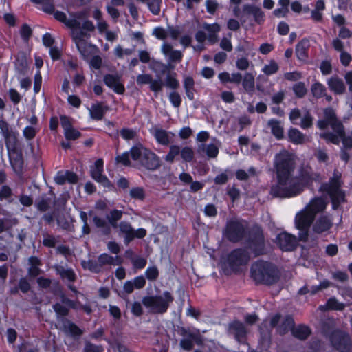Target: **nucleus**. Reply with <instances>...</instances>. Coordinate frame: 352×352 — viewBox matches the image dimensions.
<instances>
[{"instance_id": "nucleus-4", "label": "nucleus", "mask_w": 352, "mask_h": 352, "mask_svg": "<svg viewBox=\"0 0 352 352\" xmlns=\"http://www.w3.org/2000/svg\"><path fill=\"white\" fill-rule=\"evenodd\" d=\"M81 28V30L72 31V38L80 55L86 59L90 55L91 50L96 47L88 42L90 38L89 32L94 31L95 25L91 21L85 20L82 23Z\"/></svg>"}, {"instance_id": "nucleus-8", "label": "nucleus", "mask_w": 352, "mask_h": 352, "mask_svg": "<svg viewBox=\"0 0 352 352\" xmlns=\"http://www.w3.org/2000/svg\"><path fill=\"white\" fill-rule=\"evenodd\" d=\"M250 260V254L243 248L232 250L226 256L225 264L232 272H239L241 267L245 266Z\"/></svg>"}, {"instance_id": "nucleus-35", "label": "nucleus", "mask_w": 352, "mask_h": 352, "mask_svg": "<svg viewBox=\"0 0 352 352\" xmlns=\"http://www.w3.org/2000/svg\"><path fill=\"white\" fill-rule=\"evenodd\" d=\"M311 329L308 326L299 324L292 329V335L300 340H305L311 334Z\"/></svg>"}, {"instance_id": "nucleus-63", "label": "nucleus", "mask_w": 352, "mask_h": 352, "mask_svg": "<svg viewBox=\"0 0 352 352\" xmlns=\"http://www.w3.org/2000/svg\"><path fill=\"white\" fill-rule=\"evenodd\" d=\"M298 124L302 129H307L311 126L312 117L308 111H307L301 118Z\"/></svg>"}, {"instance_id": "nucleus-45", "label": "nucleus", "mask_w": 352, "mask_h": 352, "mask_svg": "<svg viewBox=\"0 0 352 352\" xmlns=\"http://www.w3.org/2000/svg\"><path fill=\"white\" fill-rule=\"evenodd\" d=\"M256 175V169L252 166L250 167L248 171L243 169H238L235 173L236 178L239 181H246L250 176H255Z\"/></svg>"}, {"instance_id": "nucleus-34", "label": "nucleus", "mask_w": 352, "mask_h": 352, "mask_svg": "<svg viewBox=\"0 0 352 352\" xmlns=\"http://www.w3.org/2000/svg\"><path fill=\"white\" fill-rule=\"evenodd\" d=\"M267 125L270 128L272 135L277 140H279L283 138L284 131L280 121L276 119H270L268 120Z\"/></svg>"}, {"instance_id": "nucleus-24", "label": "nucleus", "mask_w": 352, "mask_h": 352, "mask_svg": "<svg viewBox=\"0 0 352 352\" xmlns=\"http://www.w3.org/2000/svg\"><path fill=\"white\" fill-rule=\"evenodd\" d=\"M327 85L329 90L335 95L341 96L346 91V86L344 80L336 74L327 80Z\"/></svg>"}, {"instance_id": "nucleus-6", "label": "nucleus", "mask_w": 352, "mask_h": 352, "mask_svg": "<svg viewBox=\"0 0 352 352\" xmlns=\"http://www.w3.org/2000/svg\"><path fill=\"white\" fill-rule=\"evenodd\" d=\"M248 223L242 219L233 218L227 221L223 230V236L232 243H239L247 234Z\"/></svg>"}, {"instance_id": "nucleus-3", "label": "nucleus", "mask_w": 352, "mask_h": 352, "mask_svg": "<svg viewBox=\"0 0 352 352\" xmlns=\"http://www.w3.org/2000/svg\"><path fill=\"white\" fill-rule=\"evenodd\" d=\"M250 276L256 284L271 285L280 277L279 271L272 263L262 259L253 263L250 267Z\"/></svg>"}, {"instance_id": "nucleus-31", "label": "nucleus", "mask_w": 352, "mask_h": 352, "mask_svg": "<svg viewBox=\"0 0 352 352\" xmlns=\"http://www.w3.org/2000/svg\"><path fill=\"white\" fill-rule=\"evenodd\" d=\"M310 42L308 38H304L296 45V55L300 60H305L308 58V50Z\"/></svg>"}, {"instance_id": "nucleus-62", "label": "nucleus", "mask_w": 352, "mask_h": 352, "mask_svg": "<svg viewBox=\"0 0 352 352\" xmlns=\"http://www.w3.org/2000/svg\"><path fill=\"white\" fill-rule=\"evenodd\" d=\"M168 99L171 104L175 108H178L180 107L182 99L181 96L179 94V93L176 91H171L168 95Z\"/></svg>"}, {"instance_id": "nucleus-51", "label": "nucleus", "mask_w": 352, "mask_h": 352, "mask_svg": "<svg viewBox=\"0 0 352 352\" xmlns=\"http://www.w3.org/2000/svg\"><path fill=\"white\" fill-rule=\"evenodd\" d=\"M93 222L96 228L103 229V233L104 234H109L110 233V227L104 219L95 216L93 218Z\"/></svg>"}, {"instance_id": "nucleus-57", "label": "nucleus", "mask_w": 352, "mask_h": 352, "mask_svg": "<svg viewBox=\"0 0 352 352\" xmlns=\"http://www.w3.org/2000/svg\"><path fill=\"white\" fill-rule=\"evenodd\" d=\"M19 33L22 40L27 42L32 34V30L29 25L23 23L20 28Z\"/></svg>"}, {"instance_id": "nucleus-23", "label": "nucleus", "mask_w": 352, "mask_h": 352, "mask_svg": "<svg viewBox=\"0 0 352 352\" xmlns=\"http://www.w3.org/2000/svg\"><path fill=\"white\" fill-rule=\"evenodd\" d=\"M228 333L239 343H245L246 340L247 329L244 324L239 321H234L229 324Z\"/></svg>"}, {"instance_id": "nucleus-53", "label": "nucleus", "mask_w": 352, "mask_h": 352, "mask_svg": "<svg viewBox=\"0 0 352 352\" xmlns=\"http://www.w3.org/2000/svg\"><path fill=\"white\" fill-rule=\"evenodd\" d=\"M129 195L133 199L143 201L146 197V193L142 187H134L130 190Z\"/></svg>"}, {"instance_id": "nucleus-26", "label": "nucleus", "mask_w": 352, "mask_h": 352, "mask_svg": "<svg viewBox=\"0 0 352 352\" xmlns=\"http://www.w3.org/2000/svg\"><path fill=\"white\" fill-rule=\"evenodd\" d=\"M10 164L16 174H21L23 168V158L21 153H18L14 148H11L8 151Z\"/></svg>"}, {"instance_id": "nucleus-60", "label": "nucleus", "mask_w": 352, "mask_h": 352, "mask_svg": "<svg viewBox=\"0 0 352 352\" xmlns=\"http://www.w3.org/2000/svg\"><path fill=\"white\" fill-rule=\"evenodd\" d=\"M164 86V83L160 78H152L151 82L149 85V89L151 91L154 92L155 94H157L162 90Z\"/></svg>"}, {"instance_id": "nucleus-25", "label": "nucleus", "mask_w": 352, "mask_h": 352, "mask_svg": "<svg viewBox=\"0 0 352 352\" xmlns=\"http://www.w3.org/2000/svg\"><path fill=\"white\" fill-rule=\"evenodd\" d=\"M328 205V202L323 197H315L312 198L309 203L305 207L314 217L318 213L323 212Z\"/></svg>"}, {"instance_id": "nucleus-64", "label": "nucleus", "mask_w": 352, "mask_h": 352, "mask_svg": "<svg viewBox=\"0 0 352 352\" xmlns=\"http://www.w3.org/2000/svg\"><path fill=\"white\" fill-rule=\"evenodd\" d=\"M235 65L239 70L245 71L249 68L250 61L246 56H241L236 59Z\"/></svg>"}, {"instance_id": "nucleus-22", "label": "nucleus", "mask_w": 352, "mask_h": 352, "mask_svg": "<svg viewBox=\"0 0 352 352\" xmlns=\"http://www.w3.org/2000/svg\"><path fill=\"white\" fill-rule=\"evenodd\" d=\"M103 82L106 86L118 94H123L125 91L124 85L120 81L118 74H107L103 76Z\"/></svg>"}, {"instance_id": "nucleus-27", "label": "nucleus", "mask_w": 352, "mask_h": 352, "mask_svg": "<svg viewBox=\"0 0 352 352\" xmlns=\"http://www.w3.org/2000/svg\"><path fill=\"white\" fill-rule=\"evenodd\" d=\"M54 268L63 281L69 283H74L76 281V274L72 268L62 265H55Z\"/></svg>"}, {"instance_id": "nucleus-40", "label": "nucleus", "mask_w": 352, "mask_h": 352, "mask_svg": "<svg viewBox=\"0 0 352 352\" xmlns=\"http://www.w3.org/2000/svg\"><path fill=\"white\" fill-rule=\"evenodd\" d=\"M81 266L84 270H89L93 273H99L102 271L101 265L98 260L89 259L88 261H82Z\"/></svg>"}, {"instance_id": "nucleus-29", "label": "nucleus", "mask_w": 352, "mask_h": 352, "mask_svg": "<svg viewBox=\"0 0 352 352\" xmlns=\"http://www.w3.org/2000/svg\"><path fill=\"white\" fill-rule=\"evenodd\" d=\"M146 285V278L143 275L138 276L133 280H126L123 289L126 294H131L134 289H141Z\"/></svg>"}, {"instance_id": "nucleus-47", "label": "nucleus", "mask_w": 352, "mask_h": 352, "mask_svg": "<svg viewBox=\"0 0 352 352\" xmlns=\"http://www.w3.org/2000/svg\"><path fill=\"white\" fill-rule=\"evenodd\" d=\"M164 85L166 87L170 88V89H171L173 90H176V89H177L179 88V82L176 78V74L175 73H174L173 74H171L168 73L166 76Z\"/></svg>"}, {"instance_id": "nucleus-15", "label": "nucleus", "mask_w": 352, "mask_h": 352, "mask_svg": "<svg viewBox=\"0 0 352 352\" xmlns=\"http://www.w3.org/2000/svg\"><path fill=\"white\" fill-rule=\"evenodd\" d=\"M119 228L121 233L124 234V243L126 245H129L133 239H143L146 235V230L144 228H138L134 230L130 223L127 221H121L119 223Z\"/></svg>"}, {"instance_id": "nucleus-46", "label": "nucleus", "mask_w": 352, "mask_h": 352, "mask_svg": "<svg viewBox=\"0 0 352 352\" xmlns=\"http://www.w3.org/2000/svg\"><path fill=\"white\" fill-rule=\"evenodd\" d=\"M320 137L324 139L327 142H330L336 145H338L341 140V137L338 134L330 131H324L320 133Z\"/></svg>"}, {"instance_id": "nucleus-48", "label": "nucleus", "mask_w": 352, "mask_h": 352, "mask_svg": "<svg viewBox=\"0 0 352 352\" xmlns=\"http://www.w3.org/2000/svg\"><path fill=\"white\" fill-rule=\"evenodd\" d=\"M295 96L298 98H303L307 93V89L304 82H298L292 87Z\"/></svg>"}, {"instance_id": "nucleus-13", "label": "nucleus", "mask_w": 352, "mask_h": 352, "mask_svg": "<svg viewBox=\"0 0 352 352\" xmlns=\"http://www.w3.org/2000/svg\"><path fill=\"white\" fill-rule=\"evenodd\" d=\"M103 164L104 162L102 159L96 160L94 166H91V176L96 182L100 184L105 190H113L115 188L114 185L106 175H103Z\"/></svg>"}, {"instance_id": "nucleus-41", "label": "nucleus", "mask_w": 352, "mask_h": 352, "mask_svg": "<svg viewBox=\"0 0 352 352\" xmlns=\"http://www.w3.org/2000/svg\"><path fill=\"white\" fill-rule=\"evenodd\" d=\"M32 3L41 6V10L46 14L54 12L55 5L54 0H32Z\"/></svg>"}, {"instance_id": "nucleus-5", "label": "nucleus", "mask_w": 352, "mask_h": 352, "mask_svg": "<svg viewBox=\"0 0 352 352\" xmlns=\"http://www.w3.org/2000/svg\"><path fill=\"white\" fill-rule=\"evenodd\" d=\"M131 157L133 161H139L146 170L155 171L162 165L160 157L142 144L138 143L130 148Z\"/></svg>"}, {"instance_id": "nucleus-43", "label": "nucleus", "mask_w": 352, "mask_h": 352, "mask_svg": "<svg viewBox=\"0 0 352 352\" xmlns=\"http://www.w3.org/2000/svg\"><path fill=\"white\" fill-rule=\"evenodd\" d=\"M123 212L117 209L111 210L107 215L109 223L114 228L118 227V221L122 217Z\"/></svg>"}, {"instance_id": "nucleus-14", "label": "nucleus", "mask_w": 352, "mask_h": 352, "mask_svg": "<svg viewBox=\"0 0 352 352\" xmlns=\"http://www.w3.org/2000/svg\"><path fill=\"white\" fill-rule=\"evenodd\" d=\"M51 14L56 21L63 23L66 27L75 29L80 28V22L78 19H82L85 15V12L82 11L72 12L69 19L65 12L59 10H54V12Z\"/></svg>"}, {"instance_id": "nucleus-9", "label": "nucleus", "mask_w": 352, "mask_h": 352, "mask_svg": "<svg viewBox=\"0 0 352 352\" xmlns=\"http://www.w3.org/2000/svg\"><path fill=\"white\" fill-rule=\"evenodd\" d=\"M314 219L315 217L307 208H303L296 214L294 223L296 228L299 230L300 241L308 240L309 228Z\"/></svg>"}, {"instance_id": "nucleus-50", "label": "nucleus", "mask_w": 352, "mask_h": 352, "mask_svg": "<svg viewBox=\"0 0 352 352\" xmlns=\"http://www.w3.org/2000/svg\"><path fill=\"white\" fill-rule=\"evenodd\" d=\"M279 69L278 63L274 60H270L269 63L265 65L261 71L267 76L276 74Z\"/></svg>"}, {"instance_id": "nucleus-7", "label": "nucleus", "mask_w": 352, "mask_h": 352, "mask_svg": "<svg viewBox=\"0 0 352 352\" xmlns=\"http://www.w3.org/2000/svg\"><path fill=\"white\" fill-rule=\"evenodd\" d=\"M247 244L255 256L265 254V235L262 227L258 223L252 225L250 229Z\"/></svg>"}, {"instance_id": "nucleus-17", "label": "nucleus", "mask_w": 352, "mask_h": 352, "mask_svg": "<svg viewBox=\"0 0 352 352\" xmlns=\"http://www.w3.org/2000/svg\"><path fill=\"white\" fill-rule=\"evenodd\" d=\"M0 133L3 136L8 151L14 148L17 142V132L4 119H0Z\"/></svg>"}, {"instance_id": "nucleus-38", "label": "nucleus", "mask_w": 352, "mask_h": 352, "mask_svg": "<svg viewBox=\"0 0 352 352\" xmlns=\"http://www.w3.org/2000/svg\"><path fill=\"white\" fill-rule=\"evenodd\" d=\"M242 86L246 92L248 94H252L254 91V77L252 74L250 72L245 73L243 76Z\"/></svg>"}, {"instance_id": "nucleus-56", "label": "nucleus", "mask_w": 352, "mask_h": 352, "mask_svg": "<svg viewBox=\"0 0 352 352\" xmlns=\"http://www.w3.org/2000/svg\"><path fill=\"white\" fill-rule=\"evenodd\" d=\"M331 278L340 283H346L349 280V276L346 271L336 270L331 273Z\"/></svg>"}, {"instance_id": "nucleus-54", "label": "nucleus", "mask_w": 352, "mask_h": 352, "mask_svg": "<svg viewBox=\"0 0 352 352\" xmlns=\"http://www.w3.org/2000/svg\"><path fill=\"white\" fill-rule=\"evenodd\" d=\"M180 154V148L177 145H171L169 148V151L164 157L165 161L169 163L173 162L176 156Z\"/></svg>"}, {"instance_id": "nucleus-42", "label": "nucleus", "mask_w": 352, "mask_h": 352, "mask_svg": "<svg viewBox=\"0 0 352 352\" xmlns=\"http://www.w3.org/2000/svg\"><path fill=\"white\" fill-rule=\"evenodd\" d=\"M311 91L315 98L320 99L324 96L327 88L322 83L316 81L311 86Z\"/></svg>"}, {"instance_id": "nucleus-39", "label": "nucleus", "mask_w": 352, "mask_h": 352, "mask_svg": "<svg viewBox=\"0 0 352 352\" xmlns=\"http://www.w3.org/2000/svg\"><path fill=\"white\" fill-rule=\"evenodd\" d=\"M15 71L18 74L25 75L28 72V61L24 55L17 56L14 61Z\"/></svg>"}, {"instance_id": "nucleus-18", "label": "nucleus", "mask_w": 352, "mask_h": 352, "mask_svg": "<svg viewBox=\"0 0 352 352\" xmlns=\"http://www.w3.org/2000/svg\"><path fill=\"white\" fill-rule=\"evenodd\" d=\"M332 346L340 352H348L351 341L348 334L341 331H334L330 337Z\"/></svg>"}, {"instance_id": "nucleus-36", "label": "nucleus", "mask_w": 352, "mask_h": 352, "mask_svg": "<svg viewBox=\"0 0 352 352\" xmlns=\"http://www.w3.org/2000/svg\"><path fill=\"white\" fill-rule=\"evenodd\" d=\"M289 141L294 144H302L305 142V135L296 128H290L288 131Z\"/></svg>"}, {"instance_id": "nucleus-61", "label": "nucleus", "mask_w": 352, "mask_h": 352, "mask_svg": "<svg viewBox=\"0 0 352 352\" xmlns=\"http://www.w3.org/2000/svg\"><path fill=\"white\" fill-rule=\"evenodd\" d=\"M330 126L333 131V133L338 134L340 137H343L344 135V128L343 124L338 119L330 123Z\"/></svg>"}, {"instance_id": "nucleus-30", "label": "nucleus", "mask_w": 352, "mask_h": 352, "mask_svg": "<svg viewBox=\"0 0 352 352\" xmlns=\"http://www.w3.org/2000/svg\"><path fill=\"white\" fill-rule=\"evenodd\" d=\"M150 133L154 137L157 144L162 146H168L170 144V133L165 129L155 127L150 130Z\"/></svg>"}, {"instance_id": "nucleus-19", "label": "nucleus", "mask_w": 352, "mask_h": 352, "mask_svg": "<svg viewBox=\"0 0 352 352\" xmlns=\"http://www.w3.org/2000/svg\"><path fill=\"white\" fill-rule=\"evenodd\" d=\"M270 324L272 327H277V331L280 335L287 333L294 327V321L292 316H285L282 317L280 314H276L272 317Z\"/></svg>"}, {"instance_id": "nucleus-33", "label": "nucleus", "mask_w": 352, "mask_h": 352, "mask_svg": "<svg viewBox=\"0 0 352 352\" xmlns=\"http://www.w3.org/2000/svg\"><path fill=\"white\" fill-rule=\"evenodd\" d=\"M204 29L208 33V40L210 43H215L218 40L217 33L220 31V25L214 23L212 24L205 23L203 25Z\"/></svg>"}, {"instance_id": "nucleus-11", "label": "nucleus", "mask_w": 352, "mask_h": 352, "mask_svg": "<svg viewBox=\"0 0 352 352\" xmlns=\"http://www.w3.org/2000/svg\"><path fill=\"white\" fill-rule=\"evenodd\" d=\"M175 331L179 336L182 337L179 346L185 351H190L193 348L194 344L198 345L202 344V339L198 331L183 327H177Z\"/></svg>"}, {"instance_id": "nucleus-37", "label": "nucleus", "mask_w": 352, "mask_h": 352, "mask_svg": "<svg viewBox=\"0 0 352 352\" xmlns=\"http://www.w3.org/2000/svg\"><path fill=\"white\" fill-rule=\"evenodd\" d=\"M98 261L101 265V268L105 265H120L122 259L120 256H111L107 253L101 254L98 257Z\"/></svg>"}, {"instance_id": "nucleus-16", "label": "nucleus", "mask_w": 352, "mask_h": 352, "mask_svg": "<svg viewBox=\"0 0 352 352\" xmlns=\"http://www.w3.org/2000/svg\"><path fill=\"white\" fill-rule=\"evenodd\" d=\"M299 239L287 232L277 234L275 243L283 252H292L298 246Z\"/></svg>"}, {"instance_id": "nucleus-59", "label": "nucleus", "mask_w": 352, "mask_h": 352, "mask_svg": "<svg viewBox=\"0 0 352 352\" xmlns=\"http://www.w3.org/2000/svg\"><path fill=\"white\" fill-rule=\"evenodd\" d=\"M162 0H147L146 3L149 10L154 15H158L160 12V4Z\"/></svg>"}, {"instance_id": "nucleus-52", "label": "nucleus", "mask_w": 352, "mask_h": 352, "mask_svg": "<svg viewBox=\"0 0 352 352\" xmlns=\"http://www.w3.org/2000/svg\"><path fill=\"white\" fill-rule=\"evenodd\" d=\"M51 204V199L50 198L45 196L41 197L39 198L36 203V206L37 209L41 212H45L47 211L50 206Z\"/></svg>"}, {"instance_id": "nucleus-49", "label": "nucleus", "mask_w": 352, "mask_h": 352, "mask_svg": "<svg viewBox=\"0 0 352 352\" xmlns=\"http://www.w3.org/2000/svg\"><path fill=\"white\" fill-rule=\"evenodd\" d=\"M145 278H147L149 281H155L160 275V272L156 265H149L145 272Z\"/></svg>"}, {"instance_id": "nucleus-28", "label": "nucleus", "mask_w": 352, "mask_h": 352, "mask_svg": "<svg viewBox=\"0 0 352 352\" xmlns=\"http://www.w3.org/2000/svg\"><path fill=\"white\" fill-rule=\"evenodd\" d=\"M54 182L58 185H63L66 182L74 184L78 182V176L75 173L70 170H60L56 174Z\"/></svg>"}, {"instance_id": "nucleus-12", "label": "nucleus", "mask_w": 352, "mask_h": 352, "mask_svg": "<svg viewBox=\"0 0 352 352\" xmlns=\"http://www.w3.org/2000/svg\"><path fill=\"white\" fill-rule=\"evenodd\" d=\"M173 299L171 293L165 291L162 295L144 296L142 298V303L147 308H168Z\"/></svg>"}, {"instance_id": "nucleus-58", "label": "nucleus", "mask_w": 352, "mask_h": 352, "mask_svg": "<svg viewBox=\"0 0 352 352\" xmlns=\"http://www.w3.org/2000/svg\"><path fill=\"white\" fill-rule=\"evenodd\" d=\"M130 157H131L130 151L124 152L121 155L116 156V162L117 164H120L124 166H131Z\"/></svg>"}, {"instance_id": "nucleus-10", "label": "nucleus", "mask_w": 352, "mask_h": 352, "mask_svg": "<svg viewBox=\"0 0 352 352\" xmlns=\"http://www.w3.org/2000/svg\"><path fill=\"white\" fill-rule=\"evenodd\" d=\"M68 311L69 309H54L58 324L66 335L74 338H79L82 335L83 331L76 324L65 318Z\"/></svg>"}, {"instance_id": "nucleus-32", "label": "nucleus", "mask_w": 352, "mask_h": 352, "mask_svg": "<svg viewBox=\"0 0 352 352\" xmlns=\"http://www.w3.org/2000/svg\"><path fill=\"white\" fill-rule=\"evenodd\" d=\"M107 110V107H104L102 102L92 104L89 109L90 117L95 120H101Z\"/></svg>"}, {"instance_id": "nucleus-21", "label": "nucleus", "mask_w": 352, "mask_h": 352, "mask_svg": "<svg viewBox=\"0 0 352 352\" xmlns=\"http://www.w3.org/2000/svg\"><path fill=\"white\" fill-rule=\"evenodd\" d=\"M60 120L61 126L64 131V136L68 141H75L81 136V133L74 128L70 118L65 116H60Z\"/></svg>"}, {"instance_id": "nucleus-1", "label": "nucleus", "mask_w": 352, "mask_h": 352, "mask_svg": "<svg viewBox=\"0 0 352 352\" xmlns=\"http://www.w3.org/2000/svg\"><path fill=\"white\" fill-rule=\"evenodd\" d=\"M296 166L294 153L282 150L275 155L273 168L276 183L272 185L270 189V194L273 197H295L313 184L318 175L312 168L309 165H302L295 175Z\"/></svg>"}, {"instance_id": "nucleus-55", "label": "nucleus", "mask_w": 352, "mask_h": 352, "mask_svg": "<svg viewBox=\"0 0 352 352\" xmlns=\"http://www.w3.org/2000/svg\"><path fill=\"white\" fill-rule=\"evenodd\" d=\"M181 157L185 162H191L194 159V151L192 148L185 146L180 149Z\"/></svg>"}, {"instance_id": "nucleus-44", "label": "nucleus", "mask_w": 352, "mask_h": 352, "mask_svg": "<svg viewBox=\"0 0 352 352\" xmlns=\"http://www.w3.org/2000/svg\"><path fill=\"white\" fill-rule=\"evenodd\" d=\"M13 192L12 188L8 185H3L0 187V201H6L8 204L14 201L12 198Z\"/></svg>"}, {"instance_id": "nucleus-2", "label": "nucleus", "mask_w": 352, "mask_h": 352, "mask_svg": "<svg viewBox=\"0 0 352 352\" xmlns=\"http://www.w3.org/2000/svg\"><path fill=\"white\" fill-rule=\"evenodd\" d=\"M342 173L335 169L328 182L321 184L319 187V192L329 197L333 210H340L341 205L346 202V192L342 189Z\"/></svg>"}, {"instance_id": "nucleus-20", "label": "nucleus", "mask_w": 352, "mask_h": 352, "mask_svg": "<svg viewBox=\"0 0 352 352\" xmlns=\"http://www.w3.org/2000/svg\"><path fill=\"white\" fill-rule=\"evenodd\" d=\"M332 214L325 212L320 215L315 221L313 230L316 234H322L329 231L333 226Z\"/></svg>"}]
</instances>
